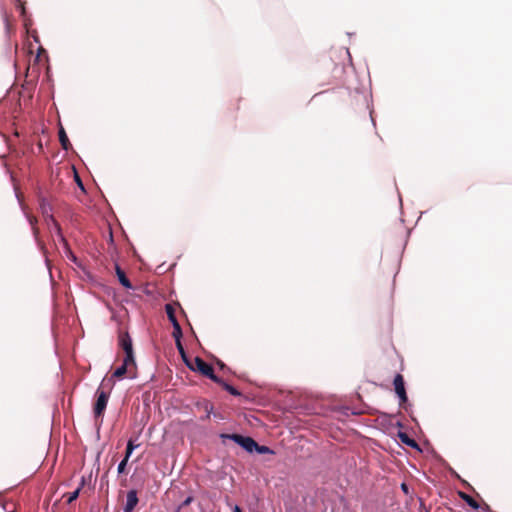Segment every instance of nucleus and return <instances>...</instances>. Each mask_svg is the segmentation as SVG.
I'll use <instances>...</instances> for the list:
<instances>
[{
    "mask_svg": "<svg viewBox=\"0 0 512 512\" xmlns=\"http://www.w3.org/2000/svg\"><path fill=\"white\" fill-rule=\"evenodd\" d=\"M39 209H40L41 214L43 215L44 222L47 225L48 229L50 231H58L59 232V228H61V227H60L59 223L57 222V220L55 219V217L53 216L52 205L49 203V201L46 198H44V197L40 198Z\"/></svg>",
    "mask_w": 512,
    "mask_h": 512,
    "instance_id": "f257e3e1",
    "label": "nucleus"
},
{
    "mask_svg": "<svg viewBox=\"0 0 512 512\" xmlns=\"http://www.w3.org/2000/svg\"><path fill=\"white\" fill-rule=\"evenodd\" d=\"M220 437L232 440L249 453L254 452V449L257 447V442L248 436L240 434H221Z\"/></svg>",
    "mask_w": 512,
    "mask_h": 512,
    "instance_id": "f03ea898",
    "label": "nucleus"
},
{
    "mask_svg": "<svg viewBox=\"0 0 512 512\" xmlns=\"http://www.w3.org/2000/svg\"><path fill=\"white\" fill-rule=\"evenodd\" d=\"M188 367L191 370H193V371L200 372L202 375H204L205 377L209 378L213 382H219L220 381V377H218L214 373L213 367L210 364H208L207 362H205L200 357H195V367L190 366V365Z\"/></svg>",
    "mask_w": 512,
    "mask_h": 512,
    "instance_id": "7ed1b4c3",
    "label": "nucleus"
},
{
    "mask_svg": "<svg viewBox=\"0 0 512 512\" xmlns=\"http://www.w3.org/2000/svg\"><path fill=\"white\" fill-rule=\"evenodd\" d=\"M15 196L19 202L20 208L23 211L27 222L31 226L32 234H33V237H34L36 243L38 244V246H40L41 249H44L43 244L39 240V229L36 227L37 219L25 212V207H24L22 201L20 200V196L17 192H15Z\"/></svg>",
    "mask_w": 512,
    "mask_h": 512,
    "instance_id": "20e7f679",
    "label": "nucleus"
},
{
    "mask_svg": "<svg viewBox=\"0 0 512 512\" xmlns=\"http://www.w3.org/2000/svg\"><path fill=\"white\" fill-rule=\"evenodd\" d=\"M97 394V400L94 405V414L96 417H99L103 414L104 410L106 409L109 393L105 392L104 390H101L100 388L96 392Z\"/></svg>",
    "mask_w": 512,
    "mask_h": 512,
    "instance_id": "39448f33",
    "label": "nucleus"
},
{
    "mask_svg": "<svg viewBox=\"0 0 512 512\" xmlns=\"http://www.w3.org/2000/svg\"><path fill=\"white\" fill-rule=\"evenodd\" d=\"M395 392L400 400V405L407 401V394L404 386V379L401 374H397L393 381Z\"/></svg>",
    "mask_w": 512,
    "mask_h": 512,
    "instance_id": "423d86ee",
    "label": "nucleus"
},
{
    "mask_svg": "<svg viewBox=\"0 0 512 512\" xmlns=\"http://www.w3.org/2000/svg\"><path fill=\"white\" fill-rule=\"evenodd\" d=\"M139 502L137 491L135 489H131L127 492L126 495V503L123 507V512H133L134 508L137 506Z\"/></svg>",
    "mask_w": 512,
    "mask_h": 512,
    "instance_id": "0eeeda50",
    "label": "nucleus"
},
{
    "mask_svg": "<svg viewBox=\"0 0 512 512\" xmlns=\"http://www.w3.org/2000/svg\"><path fill=\"white\" fill-rule=\"evenodd\" d=\"M115 271L120 284L126 289H132L133 286L130 280L127 278L125 272L121 269V267L118 264H116L115 266Z\"/></svg>",
    "mask_w": 512,
    "mask_h": 512,
    "instance_id": "6e6552de",
    "label": "nucleus"
},
{
    "mask_svg": "<svg viewBox=\"0 0 512 512\" xmlns=\"http://www.w3.org/2000/svg\"><path fill=\"white\" fill-rule=\"evenodd\" d=\"M119 345L124 352L133 351L132 339L128 333H123L119 336Z\"/></svg>",
    "mask_w": 512,
    "mask_h": 512,
    "instance_id": "1a4fd4ad",
    "label": "nucleus"
},
{
    "mask_svg": "<svg viewBox=\"0 0 512 512\" xmlns=\"http://www.w3.org/2000/svg\"><path fill=\"white\" fill-rule=\"evenodd\" d=\"M459 496L461 497V499H463L465 501V503L470 506L472 509L474 510H478L480 508V505L478 504V502L473 498L471 497L470 495L464 493V492H460L459 493Z\"/></svg>",
    "mask_w": 512,
    "mask_h": 512,
    "instance_id": "9d476101",
    "label": "nucleus"
},
{
    "mask_svg": "<svg viewBox=\"0 0 512 512\" xmlns=\"http://www.w3.org/2000/svg\"><path fill=\"white\" fill-rule=\"evenodd\" d=\"M216 383L219 384L225 391H227L229 394L233 396L241 395L240 391H238L234 386L224 381L222 378H220V381Z\"/></svg>",
    "mask_w": 512,
    "mask_h": 512,
    "instance_id": "9b49d317",
    "label": "nucleus"
},
{
    "mask_svg": "<svg viewBox=\"0 0 512 512\" xmlns=\"http://www.w3.org/2000/svg\"><path fill=\"white\" fill-rule=\"evenodd\" d=\"M84 485H85V478L82 477L79 486L73 492L69 493L68 498H67L68 504L72 503L73 501H75L78 498L79 493Z\"/></svg>",
    "mask_w": 512,
    "mask_h": 512,
    "instance_id": "f8f14e48",
    "label": "nucleus"
},
{
    "mask_svg": "<svg viewBox=\"0 0 512 512\" xmlns=\"http://www.w3.org/2000/svg\"><path fill=\"white\" fill-rule=\"evenodd\" d=\"M59 141L61 143L62 148L67 151L70 147L69 139L66 135L65 130L61 127L59 130Z\"/></svg>",
    "mask_w": 512,
    "mask_h": 512,
    "instance_id": "ddd939ff",
    "label": "nucleus"
},
{
    "mask_svg": "<svg viewBox=\"0 0 512 512\" xmlns=\"http://www.w3.org/2000/svg\"><path fill=\"white\" fill-rule=\"evenodd\" d=\"M399 439L402 443L406 444L410 447H417V443L414 439H411L405 432H399L398 434Z\"/></svg>",
    "mask_w": 512,
    "mask_h": 512,
    "instance_id": "4468645a",
    "label": "nucleus"
},
{
    "mask_svg": "<svg viewBox=\"0 0 512 512\" xmlns=\"http://www.w3.org/2000/svg\"><path fill=\"white\" fill-rule=\"evenodd\" d=\"M138 447H139V444L135 443L134 440H132V439L128 440L127 446H126V452H125V456H124V457H126V460H129L133 451Z\"/></svg>",
    "mask_w": 512,
    "mask_h": 512,
    "instance_id": "2eb2a0df",
    "label": "nucleus"
},
{
    "mask_svg": "<svg viewBox=\"0 0 512 512\" xmlns=\"http://www.w3.org/2000/svg\"><path fill=\"white\" fill-rule=\"evenodd\" d=\"M122 365H125V367H127V368L131 365L136 366L134 351L125 352V357H124Z\"/></svg>",
    "mask_w": 512,
    "mask_h": 512,
    "instance_id": "dca6fc26",
    "label": "nucleus"
},
{
    "mask_svg": "<svg viewBox=\"0 0 512 512\" xmlns=\"http://www.w3.org/2000/svg\"><path fill=\"white\" fill-rule=\"evenodd\" d=\"M165 311H166L167 317L171 324H175V322H178L176 315H175V310L171 304L165 305Z\"/></svg>",
    "mask_w": 512,
    "mask_h": 512,
    "instance_id": "f3484780",
    "label": "nucleus"
},
{
    "mask_svg": "<svg viewBox=\"0 0 512 512\" xmlns=\"http://www.w3.org/2000/svg\"><path fill=\"white\" fill-rule=\"evenodd\" d=\"M174 340H175L176 347H177V349H178V351H179L183 361L187 364V366H189V363L187 361L186 353H185V350L183 348L181 339H174Z\"/></svg>",
    "mask_w": 512,
    "mask_h": 512,
    "instance_id": "a211bd4d",
    "label": "nucleus"
},
{
    "mask_svg": "<svg viewBox=\"0 0 512 512\" xmlns=\"http://www.w3.org/2000/svg\"><path fill=\"white\" fill-rule=\"evenodd\" d=\"M173 332L172 336L174 339H181L182 338V328L179 324V322H175V324H172Z\"/></svg>",
    "mask_w": 512,
    "mask_h": 512,
    "instance_id": "6ab92c4d",
    "label": "nucleus"
},
{
    "mask_svg": "<svg viewBox=\"0 0 512 512\" xmlns=\"http://www.w3.org/2000/svg\"><path fill=\"white\" fill-rule=\"evenodd\" d=\"M128 368L125 365H121L115 369L112 374V378H121L127 373Z\"/></svg>",
    "mask_w": 512,
    "mask_h": 512,
    "instance_id": "aec40b11",
    "label": "nucleus"
},
{
    "mask_svg": "<svg viewBox=\"0 0 512 512\" xmlns=\"http://www.w3.org/2000/svg\"><path fill=\"white\" fill-rule=\"evenodd\" d=\"M54 232L58 238L59 243L62 245L63 249H68V242L62 233V229L59 228V232L58 231H54Z\"/></svg>",
    "mask_w": 512,
    "mask_h": 512,
    "instance_id": "412c9836",
    "label": "nucleus"
},
{
    "mask_svg": "<svg viewBox=\"0 0 512 512\" xmlns=\"http://www.w3.org/2000/svg\"><path fill=\"white\" fill-rule=\"evenodd\" d=\"M254 452H257L258 454H266V453H273V451L264 445H259L257 443V447L254 449Z\"/></svg>",
    "mask_w": 512,
    "mask_h": 512,
    "instance_id": "4be33fe9",
    "label": "nucleus"
},
{
    "mask_svg": "<svg viewBox=\"0 0 512 512\" xmlns=\"http://www.w3.org/2000/svg\"><path fill=\"white\" fill-rule=\"evenodd\" d=\"M127 463H128V460H126V457H124L118 464V467H117L118 474H122L125 471V467H126Z\"/></svg>",
    "mask_w": 512,
    "mask_h": 512,
    "instance_id": "5701e85b",
    "label": "nucleus"
},
{
    "mask_svg": "<svg viewBox=\"0 0 512 512\" xmlns=\"http://www.w3.org/2000/svg\"><path fill=\"white\" fill-rule=\"evenodd\" d=\"M64 252L66 254V256L68 257V259H70L71 261H73L74 263L77 262V257L75 256V254L72 252L70 246L68 245V249H64Z\"/></svg>",
    "mask_w": 512,
    "mask_h": 512,
    "instance_id": "b1692460",
    "label": "nucleus"
},
{
    "mask_svg": "<svg viewBox=\"0 0 512 512\" xmlns=\"http://www.w3.org/2000/svg\"><path fill=\"white\" fill-rule=\"evenodd\" d=\"M75 181H76V183H77L78 187H79L82 191H85V189H84V184H83V182L81 181V179H80V177H79V175H78L77 173H75Z\"/></svg>",
    "mask_w": 512,
    "mask_h": 512,
    "instance_id": "393cba45",
    "label": "nucleus"
},
{
    "mask_svg": "<svg viewBox=\"0 0 512 512\" xmlns=\"http://www.w3.org/2000/svg\"><path fill=\"white\" fill-rule=\"evenodd\" d=\"M401 489L405 494H408L409 489L406 483L401 484Z\"/></svg>",
    "mask_w": 512,
    "mask_h": 512,
    "instance_id": "a878e982",
    "label": "nucleus"
},
{
    "mask_svg": "<svg viewBox=\"0 0 512 512\" xmlns=\"http://www.w3.org/2000/svg\"><path fill=\"white\" fill-rule=\"evenodd\" d=\"M233 512H242V511H241L240 507L236 505Z\"/></svg>",
    "mask_w": 512,
    "mask_h": 512,
    "instance_id": "bb28decb",
    "label": "nucleus"
}]
</instances>
